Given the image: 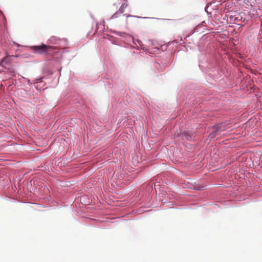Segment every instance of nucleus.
<instances>
[{"label":"nucleus","instance_id":"obj_5","mask_svg":"<svg viewBox=\"0 0 262 262\" xmlns=\"http://www.w3.org/2000/svg\"><path fill=\"white\" fill-rule=\"evenodd\" d=\"M6 60V58H5V59H4L3 60V62H5Z\"/></svg>","mask_w":262,"mask_h":262},{"label":"nucleus","instance_id":"obj_3","mask_svg":"<svg viewBox=\"0 0 262 262\" xmlns=\"http://www.w3.org/2000/svg\"><path fill=\"white\" fill-rule=\"evenodd\" d=\"M127 7V4L126 3H124V4H122V5L120 7V8L119 9V12L121 13H122L124 12L125 9Z\"/></svg>","mask_w":262,"mask_h":262},{"label":"nucleus","instance_id":"obj_4","mask_svg":"<svg viewBox=\"0 0 262 262\" xmlns=\"http://www.w3.org/2000/svg\"><path fill=\"white\" fill-rule=\"evenodd\" d=\"M116 14H114V15L112 16V17H113V18L117 17V16H116Z\"/></svg>","mask_w":262,"mask_h":262},{"label":"nucleus","instance_id":"obj_2","mask_svg":"<svg viewBox=\"0 0 262 262\" xmlns=\"http://www.w3.org/2000/svg\"><path fill=\"white\" fill-rule=\"evenodd\" d=\"M226 129L224 124H217L214 127V130L210 134L211 138H214L216 136V133L218 132H223Z\"/></svg>","mask_w":262,"mask_h":262},{"label":"nucleus","instance_id":"obj_1","mask_svg":"<svg viewBox=\"0 0 262 262\" xmlns=\"http://www.w3.org/2000/svg\"><path fill=\"white\" fill-rule=\"evenodd\" d=\"M53 47L50 46H47L42 44L40 46H34V51L39 53L43 54L47 53L50 49H53Z\"/></svg>","mask_w":262,"mask_h":262}]
</instances>
